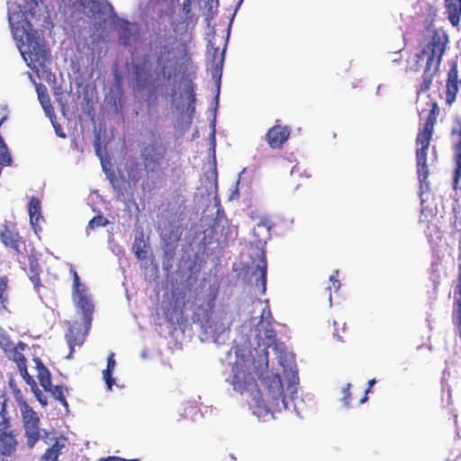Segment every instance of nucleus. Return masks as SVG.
Returning <instances> with one entry per match:
<instances>
[{"instance_id":"15","label":"nucleus","mask_w":461,"mask_h":461,"mask_svg":"<svg viewBox=\"0 0 461 461\" xmlns=\"http://www.w3.org/2000/svg\"><path fill=\"white\" fill-rule=\"evenodd\" d=\"M89 330L90 329H86V324H85L84 329L80 325H73L69 328L68 332L66 334V339L70 348L68 357H72L75 351V347H80L83 345Z\"/></svg>"},{"instance_id":"25","label":"nucleus","mask_w":461,"mask_h":461,"mask_svg":"<svg viewBox=\"0 0 461 461\" xmlns=\"http://www.w3.org/2000/svg\"><path fill=\"white\" fill-rule=\"evenodd\" d=\"M439 113H440V109H439L438 104L436 102L432 103L429 115L427 117V120H426L421 131L433 133L434 127L437 122V119L439 115Z\"/></svg>"},{"instance_id":"10","label":"nucleus","mask_w":461,"mask_h":461,"mask_svg":"<svg viewBox=\"0 0 461 461\" xmlns=\"http://www.w3.org/2000/svg\"><path fill=\"white\" fill-rule=\"evenodd\" d=\"M291 135V128L287 125L275 124L267 131L265 140L273 149H282Z\"/></svg>"},{"instance_id":"2","label":"nucleus","mask_w":461,"mask_h":461,"mask_svg":"<svg viewBox=\"0 0 461 461\" xmlns=\"http://www.w3.org/2000/svg\"><path fill=\"white\" fill-rule=\"evenodd\" d=\"M167 148L158 140L143 142L140 156H130L123 163V170L128 182L140 186L143 193H150L156 187L155 175L162 172V161Z\"/></svg>"},{"instance_id":"41","label":"nucleus","mask_w":461,"mask_h":461,"mask_svg":"<svg viewBox=\"0 0 461 461\" xmlns=\"http://www.w3.org/2000/svg\"><path fill=\"white\" fill-rule=\"evenodd\" d=\"M375 384V380L372 379L368 382L369 387L365 391V395L363 398L359 400V403L362 404L366 402L367 400V393L370 392L371 387Z\"/></svg>"},{"instance_id":"30","label":"nucleus","mask_w":461,"mask_h":461,"mask_svg":"<svg viewBox=\"0 0 461 461\" xmlns=\"http://www.w3.org/2000/svg\"><path fill=\"white\" fill-rule=\"evenodd\" d=\"M109 223L108 220L102 214L93 217L88 222L87 228L95 230L98 227H104Z\"/></svg>"},{"instance_id":"13","label":"nucleus","mask_w":461,"mask_h":461,"mask_svg":"<svg viewBox=\"0 0 461 461\" xmlns=\"http://www.w3.org/2000/svg\"><path fill=\"white\" fill-rule=\"evenodd\" d=\"M458 93V68L457 63L453 62L449 68L447 72V81H446V104L447 105H452L456 99V95Z\"/></svg>"},{"instance_id":"40","label":"nucleus","mask_w":461,"mask_h":461,"mask_svg":"<svg viewBox=\"0 0 461 461\" xmlns=\"http://www.w3.org/2000/svg\"><path fill=\"white\" fill-rule=\"evenodd\" d=\"M99 461H139V459H126L120 456H110L106 457H102L100 458Z\"/></svg>"},{"instance_id":"20","label":"nucleus","mask_w":461,"mask_h":461,"mask_svg":"<svg viewBox=\"0 0 461 461\" xmlns=\"http://www.w3.org/2000/svg\"><path fill=\"white\" fill-rule=\"evenodd\" d=\"M65 445L56 438L54 443L49 447L41 456V461H59Z\"/></svg>"},{"instance_id":"14","label":"nucleus","mask_w":461,"mask_h":461,"mask_svg":"<svg viewBox=\"0 0 461 461\" xmlns=\"http://www.w3.org/2000/svg\"><path fill=\"white\" fill-rule=\"evenodd\" d=\"M156 48L159 50L157 55L156 63L159 69V74L163 76L164 78L169 80L171 78V74L167 72V65L171 63L173 60L172 58V48L167 44H161V41Z\"/></svg>"},{"instance_id":"38","label":"nucleus","mask_w":461,"mask_h":461,"mask_svg":"<svg viewBox=\"0 0 461 461\" xmlns=\"http://www.w3.org/2000/svg\"><path fill=\"white\" fill-rule=\"evenodd\" d=\"M33 392H34L35 397L37 398L39 402L42 406H46L47 403H48L47 402V399L44 397V395L42 394L41 391L39 388L36 387L35 389H33Z\"/></svg>"},{"instance_id":"9","label":"nucleus","mask_w":461,"mask_h":461,"mask_svg":"<svg viewBox=\"0 0 461 461\" xmlns=\"http://www.w3.org/2000/svg\"><path fill=\"white\" fill-rule=\"evenodd\" d=\"M0 240L4 246L12 249L17 255L25 250V240L19 234L16 223L11 221H5L0 229Z\"/></svg>"},{"instance_id":"26","label":"nucleus","mask_w":461,"mask_h":461,"mask_svg":"<svg viewBox=\"0 0 461 461\" xmlns=\"http://www.w3.org/2000/svg\"><path fill=\"white\" fill-rule=\"evenodd\" d=\"M148 244L143 239V235L135 237L132 247L133 253L139 260H145L148 258Z\"/></svg>"},{"instance_id":"33","label":"nucleus","mask_w":461,"mask_h":461,"mask_svg":"<svg viewBox=\"0 0 461 461\" xmlns=\"http://www.w3.org/2000/svg\"><path fill=\"white\" fill-rule=\"evenodd\" d=\"M103 377L109 390H112L113 385L115 384V379L113 377V371L104 369L103 371Z\"/></svg>"},{"instance_id":"22","label":"nucleus","mask_w":461,"mask_h":461,"mask_svg":"<svg viewBox=\"0 0 461 461\" xmlns=\"http://www.w3.org/2000/svg\"><path fill=\"white\" fill-rule=\"evenodd\" d=\"M36 91L38 99L46 113L49 115L52 114L54 113V108L51 105L47 87L43 84H38L36 86Z\"/></svg>"},{"instance_id":"31","label":"nucleus","mask_w":461,"mask_h":461,"mask_svg":"<svg viewBox=\"0 0 461 461\" xmlns=\"http://www.w3.org/2000/svg\"><path fill=\"white\" fill-rule=\"evenodd\" d=\"M82 5L88 7L89 11L95 15L102 12V4L98 0H84Z\"/></svg>"},{"instance_id":"1","label":"nucleus","mask_w":461,"mask_h":461,"mask_svg":"<svg viewBox=\"0 0 461 461\" xmlns=\"http://www.w3.org/2000/svg\"><path fill=\"white\" fill-rule=\"evenodd\" d=\"M231 372L232 376L230 384L234 391L240 394L248 393L257 407L267 412L281 411L288 409L289 403L279 375L271 374L261 378L267 389L265 397H262L249 365L244 361H236L232 366Z\"/></svg>"},{"instance_id":"34","label":"nucleus","mask_w":461,"mask_h":461,"mask_svg":"<svg viewBox=\"0 0 461 461\" xmlns=\"http://www.w3.org/2000/svg\"><path fill=\"white\" fill-rule=\"evenodd\" d=\"M350 388H351V384L348 383L346 384V386L343 388V391H342V393H343L342 402L346 407H348L350 405V401H351Z\"/></svg>"},{"instance_id":"39","label":"nucleus","mask_w":461,"mask_h":461,"mask_svg":"<svg viewBox=\"0 0 461 461\" xmlns=\"http://www.w3.org/2000/svg\"><path fill=\"white\" fill-rule=\"evenodd\" d=\"M116 366L115 360H114V353H110L107 357V366L106 369L111 370L113 372V369Z\"/></svg>"},{"instance_id":"32","label":"nucleus","mask_w":461,"mask_h":461,"mask_svg":"<svg viewBox=\"0 0 461 461\" xmlns=\"http://www.w3.org/2000/svg\"><path fill=\"white\" fill-rule=\"evenodd\" d=\"M175 257V248L172 249H167L164 251V261H163V268L168 270L171 267L170 261Z\"/></svg>"},{"instance_id":"46","label":"nucleus","mask_w":461,"mask_h":461,"mask_svg":"<svg viewBox=\"0 0 461 461\" xmlns=\"http://www.w3.org/2000/svg\"><path fill=\"white\" fill-rule=\"evenodd\" d=\"M288 390H291V393H293L294 392V387L293 385L288 386Z\"/></svg>"},{"instance_id":"43","label":"nucleus","mask_w":461,"mask_h":461,"mask_svg":"<svg viewBox=\"0 0 461 461\" xmlns=\"http://www.w3.org/2000/svg\"><path fill=\"white\" fill-rule=\"evenodd\" d=\"M23 14L20 13H13L9 14V22L11 24H13V22L16 20L17 23H19V19L23 18Z\"/></svg>"},{"instance_id":"36","label":"nucleus","mask_w":461,"mask_h":461,"mask_svg":"<svg viewBox=\"0 0 461 461\" xmlns=\"http://www.w3.org/2000/svg\"><path fill=\"white\" fill-rule=\"evenodd\" d=\"M223 54L224 51L220 52L219 48H215L213 50V62L215 63L216 68L219 66L221 67L223 63Z\"/></svg>"},{"instance_id":"4","label":"nucleus","mask_w":461,"mask_h":461,"mask_svg":"<svg viewBox=\"0 0 461 461\" xmlns=\"http://www.w3.org/2000/svg\"><path fill=\"white\" fill-rule=\"evenodd\" d=\"M15 430L12 429L10 417L7 416L5 403H2L0 410V461H9L16 452L18 441Z\"/></svg>"},{"instance_id":"42","label":"nucleus","mask_w":461,"mask_h":461,"mask_svg":"<svg viewBox=\"0 0 461 461\" xmlns=\"http://www.w3.org/2000/svg\"><path fill=\"white\" fill-rule=\"evenodd\" d=\"M30 279L36 288H39L41 286V277H40L39 274H33L30 277Z\"/></svg>"},{"instance_id":"24","label":"nucleus","mask_w":461,"mask_h":461,"mask_svg":"<svg viewBox=\"0 0 461 461\" xmlns=\"http://www.w3.org/2000/svg\"><path fill=\"white\" fill-rule=\"evenodd\" d=\"M9 279L5 274L0 272V312L5 310L9 303Z\"/></svg>"},{"instance_id":"5","label":"nucleus","mask_w":461,"mask_h":461,"mask_svg":"<svg viewBox=\"0 0 461 461\" xmlns=\"http://www.w3.org/2000/svg\"><path fill=\"white\" fill-rule=\"evenodd\" d=\"M17 403L21 411L24 437L28 447L32 448L41 438V420L38 413L23 400L18 399Z\"/></svg>"},{"instance_id":"17","label":"nucleus","mask_w":461,"mask_h":461,"mask_svg":"<svg viewBox=\"0 0 461 461\" xmlns=\"http://www.w3.org/2000/svg\"><path fill=\"white\" fill-rule=\"evenodd\" d=\"M76 306L81 311L86 329L91 328L95 306L88 295L73 299Z\"/></svg>"},{"instance_id":"44","label":"nucleus","mask_w":461,"mask_h":461,"mask_svg":"<svg viewBox=\"0 0 461 461\" xmlns=\"http://www.w3.org/2000/svg\"><path fill=\"white\" fill-rule=\"evenodd\" d=\"M190 7H191V0H185L183 3V8L186 14H188L190 12Z\"/></svg>"},{"instance_id":"12","label":"nucleus","mask_w":461,"mask_h":461,"mask_svg":"<svg viewBox=\"0 0 461 461\" xmlns=\"http://www.w3.org/2000/svg\"><path fill=\"white\" fill-rule=\"evenodd\" d=\"M452 322L461 339V263L457 267V280L453 292Z\"/></svg>"},{"instance_id":"3","label":"nucleus","mask_w":461,"mask_h":461,"mask_svg":"<svg viewBox=\"0 0 461 461\" xmlns=\"http://www.w3.org/2000/svg\"><path fill=\"white\" fill-rule=\"evenodd\" d=\"M449 42L448 35L444 31L434 30L428 43L423 49L414 55V64L407 68V70L417 73L425 61V67L420 77V83L417 94L426 93L431 86L434 77L439 71L443 56L446 53Z\"/></svg>"},{"instance_id":"27","label":"nucleus","mask_w":461,"mask_h":461,"mask_svg":"<svg viewBox=\"0 0 461 461\" xmlns=\"http://www.w3.org/2000/svg\"><path fill=\"white\" fill-rule=\"evenodd\" d=\"M73 274V292H72V298L76 299L79 297H84L88 295L87 290L84 284L80 282V278L77 273L76 270L72 271Z\"/></svg>"},{"instance_id":"37","label":"nucleus","mask_w":461,"mask_h":461,"mask_svg":"<svg viewBox=\"0 0 461 461\" xmlns=\"http://www.w3.org/2000/svg\"><path fill=\"white\" fill-rule=\"evenodd\" d=\"M23 2H24V5H23L24 11L23 13H32L38 6L37 0H23Z\"/></svg>"},{"instance_id":"29","label":"nucleus","mask_w":461,"mask_h":461,"mask_svg":"<svg viewBox=\"0 0 461 461\" xmlns=\"http://www.w3.org/2000/svg\"><path fill=\"white\" fill-rule=\"evenodd\" d=\"M49 392L51 393L52 396L57 401H59L63 406H65L66 408L68 407V402L66 400V397L64 395V388H63V386H61V385L52 386L51 385V388H50V390Z\"/></svg>"},{"instance_id":"18","label":"nucleus","mask_w":461,"mask_h":461,"mask_svg":"<svg viewBox=\"0 0 461 461\" xmlns=\"http://www.w3.org/2000/svg\"><path fill=\"white\" fill-rule=\"evenodd\" d=\"M28 212L30 216V222L34 230V232L38 233L40 230H41L40 221L42 220V216L41 213V201L37 197H31L28 204Z\"/></svg>"},{"instance_id":"21","label":"nucleus","mask_w":461,"mask_h":461,"mask_svg":"<svg viewBox=\"0 0 461 461\" xmlns=\"http://www.w3.org/2000/svg\"><path fill=\"white\" fill-rule=\"evenodd\" d=\"M259 273L258 277L255 281V285L258 287H260L261 293H265L266 291V285H267V264L266 259L265 253H262L260 256V263L257 266V269L254 272Z\"/></svg>"},{"instance_id":"11","label":"nucleus","mask_w":461,"mask_h":461,"mask_svg":"<svg viewBox=\"0 0 461 461\" xmlns=\"http://www.w3.org/2000/svg\"><path fill=\"white\" fill-rule=\"evenodd\" d=\"M451 137L454 140V161L456 167L453 173V187L456 189L461 177V123L458 122L451 130Z\"/></svg>"},{"instance_id":"48","label":"nucleus","mask_w":461,"mask_h":461,"mask_svg":"<svg viewBox=\"0 0 461 461\" xmlns=\"http://www.w3.org/2000/svg\"><path fill=\"white\" fill-rule=\"evenodd\" d=\"M455 423L456 424L457 423V416L456 415L455 416Z\"/></svg>"},{"instance_id":"28","label":"nucleus","mask_w":461,"mask_h":461,"mask_svg":"<svg viewBox=\"0 0 461 461\" xmlns=\"http://www.w3.org/2000/svg\"><path fill=\"white\" fill-rule=\"evenodd\" d=\"M37 378L39 380L41 386L45 391L50 390L51 385H52L50 373L43 365H41V366H38Z\"/></svg>"},{"instance_id":"19","label":"nucleus","mask_w":461,"mask_h":461,"mask_svg":"<svg viewBox=\"0 0 461 461\" xmlns=\"http://www.w3.org/2000/svg\"><path fill=\"white\" fill-rule=\"evenodd\" d=\"M444 5L448 21L457 26L461 19V0H445Z\"/></svg>"},{"instance_id":"6","label":"nucleus","mask_w":461,"mask_h":461,"mask_svg":"<svg viewBox=\"0 0 461 461\" xmlns=\"http://www.w3.org/2000/svg\"><path fill=\"white\" fill-rule=\"evenodd\" d=\"M26 345L19 341L17 344H14L11 338L6 334L0 335V348L5 352V356L12 361L15 362L21 375L26 378L28 377L27 382L32 380L31 376L27 372L26 366V358L23 354Z\"/></svg>"},{"instance_id":"45","label":"nucleus","mask_w":461,"mask_h":461,"mask_svg":"<svg viewBox=\"0 0 461 461\" xmlns=\"http://www.w3.org/2000/svg\"><path fill=\"white\" fill-rule=\"evenodd\" d=\"M458 250H459L458 258L460 259L461 258V240L458 242Z\"/></svg>"},{"instance_id":"8","label":"nucleus","mask_w":461,"mask_h":461,"mask_svg":"<svg viewBox=\"0 0 461 461\" xmlns=\"http://www.w3.org/2000/svg\"><path fill=\"white\" fill-rule=\"evenodd\" d=\"M432 136L433 133L420 130L416 137L417 172L422 180H425L429 173L427 157Z\"/></svg>"},{"instance_id":"47","label":"nucleus","mask_w":461,"mask_h":461,"mask_svg":"<svg viewBox=\"0 0 461 461\" xmlns=\"http://www.w3.org/2000/svg\"><path fill=\"white\" fill-rule=\"evenodd\" d=\"M59 135L60 137H63V138H65V136H66L64 133H59Z\"/></svg>"},{"instance_id":"35","label":"nucleus","mask_w":461,"mask_h":461,"mask_svg":"<svg viewBox=\"0 0 461 461\" xmlns=\"http://www.w3.org/2000/svg\"><path fill=\"white\" fill-rule=\"evenodd\" d=\"M339 271L335 270L334 273L330 276V282L331 284L330 286H329V289H333L335 292H337L340 287V282L338 278Z\"/></svg>"},{"instance_id":"7","label":"nucleus","mask_w":461,"mask_h":461,"mask_svg":"<svg viewBox=\"0 0 461 461\" xmlns=\"http://www.w3.org/2000/svg\"><path fill=\"white\" fill-rule=\"evenodd\" d=\"M27 41L28 49L23 53V56L25 60H29L28 66L32 69L44 67L50 59V51L36 37L28 36Z\"/></svg>"},{"instance_id":"23","label":"nucleus","mask_w":461,"mask_h":461,"mask_svg":"<svg viewBox=\"0 0 461 461\" xmlns=\"http://www.w3.org/2000/svg\"><path fill=\"white\" fill-rule=\"evenodd\" d=\"M185 94L186 95L187 98V104H186V113L188 114L189 118H193L194 112H195V93L194 88V84L192 81H188L185 84Z\"/></svg>"},{"instance_id":"16","label":"nucleus","mask_w":461,"mask_h":461,"mask_svg":"<svg viewBox=\"0 0 461 461\" xmlns=\"http://www.w3.org/2000/svg\"><path fill=\"white\" fill-rule=\"evenodd\" d=\"M135 82L140 89L146 88L151 80V67L148 59L134 66Z\"/></svg>"}]
</instances>
